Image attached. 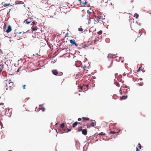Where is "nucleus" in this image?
I'll return each mask as SVG.
<instances>
[{
	"label": "nucleus",
	"instance_id": "f257e3e1",
	"mask_svg": "<svg viewBox=\"0 0 151 151\" xmlns=\"http://www.w3.org/2000/svg\"><path fill=\"white\" fill-rule=\"evenodd\" d=\"M81 132L82 134L85 135H86L87 134V130L86 129H83V127L82 126L79 127L77 131V132Z\"/></svg>",
	"mask_w": 151,
	"mask_h": 151
},
{
	"label": "nucleus",
	"instance_id": "f03ea898",
	"mask_svg": "<svg viewBox=\"0 0 151 151\" xmlns=\"http://www.w3.org/2000/svg\"><path fill=\"white\" fill-rule=\"evenodd\" d=\"M9 81H9L8 83L6 84V90H11L13 88V83L12 82H11V80H10Z\"/></svg>",
	"mask_w": 151,
	"mask_h": 151
},
{
	"label": "nucleus",
	"instance_id": "7ed1b4c3",
	"mask_svg": "<svg viewBox=\"0 0 151 151\" xmlns=\"http://www.w3.org/2000/svg\"><path fill=\"white\" fill-rule=\"evenodd\" d=\"M44 4H43L42 5V7L43 10L46 11L49 9L50 7V6L49 4L47 2L45 1Z\"/></svg>",
	"mask_w": 151,
	"mask_h": 151
},
{
	"label": "nucleus",
	"instance_id": "20e7f679",
	"mask_svg": "<svg viewBox=\"0 0 151 151\" xmlns=\"http://www.w3.org/2000/svg\"><path fill=\"white\" fill-rule=\"evenodd\" d=\"M52 73L55 75L58 76H61L63 75L62 72H58L57 70H52Z\"/></svg>",
	"mask_w": 151,
	"mask_h": 151
},
{
	"label": "nucleus",
	"instance_id": "39448f33",
	"mask_svg": "<svg viewBox=\"0 0 151 151\" xmlns=\"http://www.w3.org/2000/svg\"><path fill=\"white\" fill-rule=\"evenodd\" d=\"M23 34L24 33L22 32H19V33H17L15 35V37L17 39H20L23 37Z\"/></svg>",
	"mask_w": 151,
	"mask_h": 151
},
{
	"label": "nucleus",
	"instance_id": "423d86ee",
	"mask_svg": "<svg viewBox=\"0 0 151 151\" xmlns=\"http://www.w3.org/2000/svg\"><path fill=\"white\" fill-rule=\"evenodd\" d=\"M88 85H83L82 86H81V89L83 91H87L88 89Z\"/></svg>",
	"mask_w": 151,
	"mask_h": 151
},
{
	"label": "nucleus",
	"instance_id": "0eeeda50",
	"mask_svg": "<svg viewBox=\"0 0 151 151\" xmlns=\"http://www.w3.org/2000/svg\"><path fill=\"white\" fill-rule=\"evenodd\" d=\"M70 43L72 44V45H74L76 47L78 46V44L75 42V40H70L69 41Z\"/></svg>",
	"mask_w": 151,
	"mask_h": 151
},
{
	"label": "nucleus",
	"instance_id": "6e6552de",
	"mask_svg": "<svg viewBox=\"0 0 151 151\" xmlns=\"http://www.w3.org/2000/svg\"><path fill=\"white\" fill-rule=\"evenodd\" d=\"M64 127L65 125L64 124L62 123L60 125V130H62V131H60V132L61 133H64Z\"/></svg>",
	"mask_w": 151,
	"mask_h": 151
},
{
	"label": "nucleus",
	"instance_id": "1a4fd4ad",
	"mask_svg": "<svg viewBox=\"0 0 151 151\" xmlns=\"http://www.w3.org/2000/svg\"><path fill=\"white\" fill-rule=\"evenodd\" d=\"M32 21V19L28 18L27 19H26L24 21V22L27 24L30 23Z\"/></svg>",
	"mask_w": 151,
	"mask_h": 151
},
{
	"label": "nucleus",
	"instance_id": "9d476101",
	"mask_svg": "<svg viewBox=\"0 0 151 151\" xmlns=\"http://www.w3.org/2000/svg\"><path fill=\"white\" fill-rule=\"evenodd\" d=\"M80 3L82 4V5L85 6L87 3V2L85 0H79Z\"/></svg>",
	"mask_w": 151,
	"mask_h": 151
},
{
	"label": "nucleus",
	"instance_id": "9b49d317",
	"mask_svg": "<svg viewBox=\"0 0 151 151\" xmlns=\"http://www.w3.org/2000/svg\"><path fill=\"white\" fill-rule=\"evenodd\" d=\"M116 57V56L114 54H109L108 55V57L110 58H115Z\"/></svg>",
	"mask_w": 151,
	"mask_h": 151
},
{
	"label": "nucleus",
	"instance_id": "f8f14e48",
	"mask_svg": "<svg viewBox=\"0 0 151 151\" xmlns=\"http://www.w3.org/2000/svg\"><path fill=\"white\" fill-rule=\"evenodd\" d=\"M12 27L10 25H9L7 29L6 30V32L7 33H9L12 30Z\"/></svg>",
	"mask_w": 151,
	"mask_h": 151
},
{
	"label": "nucleus",
	"instance_id": "ddd939ff",
	"mask_svg": "<svg viewBox=\"0 0 151 151\" xmlns=\"http://www.w3.org/2000/svg\"><path fill=\"white\" fill-rule=\"evenodd\" d=\"M1 106L0 108V110H2V111H4V104L3 103H1L0 104V106Z\"/></svg>",
	"mask_w": 151,
	"mask_h": 151
},
{
	"label": "nucleus",
	"instance_id": "4468645a",
	"mask_svg": "<svg viewBox=\"0 0 151 151\" xmlns=\"http://www.w3.org/2000/svg\"><path fill=\"white\" fill-rule=\"evenodd\" d=\"M82 119H83V122H85L89 120V118L88 117H83L82 118Z\"/></svg>",
	"mask_w": 151,
	"mask_h": 151
},
{
	"label": "nucleus",
	"instance_id": "2eb2a0df",
	"mask_svg": "<svg viewBox=\"0 0 151 151\" xmlns=\"http://www.w3.org/2000/svg\"><path fill=\"white\" fill-rule=\"evenodd\" d=\"M78 124V122H76L73 124L72 127L73 128H75Z\"/></svg>",
	"mask_w": 151,
	"mask_h": 151
},
{
	"label": "nucleus",
	"instance_id": "dca6fc26",
	"mask_svg": "<svg viewBox=\"0 0 151 151\" xmlns=\"http://www.w3.org/2000/svg\"><path fill=\"white\" fill-rule=\"evenodd\" d=\"M32 29L33 31L37 30V27L36 26H32Z\"/></svg>",
	"mask_w": 151,
	"mask_h": 151
},
{
	"label": "nucleus",
	"instance_id": "f3484780",
	"mask_svg": "<svg viewBox=\"0 0 151 151\" xmlns=\"http://www.w3.org/2000/svg\"><path fill=\"white\" fill-rule=\"evenodd\" d=\"M101 17H102L101 16H98L96 19V20L98 22H99L100 20V19L101 18Z\"/></svg>",
	"mask_w": 151,
	"mask_h": 151
},
{
	"label": "nucleus",
	"instance_id": "a211bd4d",
	"mask_svg": "<svg viewBox=\"0 0 151 151\" xmlns=\"http://www.w3.org/2000/svg\"><path fill=\"white\" fill-rule=\"evenodd\" d=\"M96 125V123L94 122H92L90 124V126L92 127H94Z\"/></svg>",
	"mask_w": 151,
	"mask_h": 151
},
{
	"label": "nucleus",
	"instance_id": "6ab92c4d",
	"mask_svg": "<svg viewBox=\"0 0 151 151\" xmlns=\"http://www.w3.org/2000/svg\"><path fill=\"white\" fill-rule=\"evenodd\" d=\"M134 17H135L136 19H137L139 17V15L137 13H135L134 15Z\"/></svg>",
	"mask_w": 151,
	"mask_h": 151
},
{
	"label": "nucleus",
	"instance_id": "aec40b11",
	"mask_svg": "<svg viewBox=\"0 0 151 151\" xmlns=\"http://www.w3.org/2000/svg\"><path fill=\"white\" fill-rule=\"evenodd\" d=\"M115 133H117L116 132H115L111 131L109 133V134H114Z\"/></svg>",
	"mask_w": 151,
	"mask_h": 151
},
{
	"label": "nucleus",
	"instance_id": "412c9836",
	"mask_svg": "<svg viewBox=\"0 0 151 151\" xmlns=\"http://www.w3.org/2000/svg\"><path fill=\"white\" fill-rule=\"evenodd\" d=\"M102 33V30H100L99 32H98L97 34L99 35H101Z\"/></svg>",
	"mask_w": 151,
	"mask_h": 151
},
{
	"label": "nucleus",
	"instance_id": "4be33fe9",
	"mask_svg": "<svg viewBox=\"0 0 151 151\" xmlns=\"http://www.w3.org/2000/svg\"><path fill=\"white\" fill-rule=\"evenodd\" d=\"M115 84L116 85V86H118V87H119L120 85H119V83L118 82H115Z\"/></svg>",
	"mask_w": 151,
	"mask_h": 151
},
{
	"label": "nucleus",
	"instance_id": "5701e85b",
	"mask_svg": "<svg viewBox=\"0 0 151 151\" xmlns=\"http://www.w3.org/2000/svg\"><path fill=\"white\" fill-rule=\"evenodd\" d=\"M112 63H113V62H112V61H111L110 65L109 66H108V68H110L111 67L112 65Z\"/></svg>",
	"mask_w": 151,
	"mask_h": 151
},
{
	"label": "nucleus",
	"instance_id": "b1692460",
	"mask_svg": "<svg viewBox=\"0 0 151 151\" xmlns=\"http://www.w3.org/2000/svg\"><path fill=\"white\" fill-rule=\"evenodd\" d=\"M83 29L82 28L80 27L78 28V30L80 32H82L83 31Z\"/></svg>",
	"mask_w": 151,
	"mask_h": 151
},
{
	"label": "nucleus",
	"instance_id": "393cba45",
	"mask_svg": "<svg viewBox=\"0 0 151 151\" xmlns=\"http://www.w3.org/2000/svg\"><path fill=\"white\" fill-rule=\"evenodd\" d=\"M9 4H10L9 3L8 4H5L4 6H9Z\"/></svg>",
	"mask_w": 151,
	"mask_h": 151
},
{
	"label": "nucleus",
	"instance_id": "a878e982",
	"mask_svg": "<svg viewBox=\"0 0 151 151\" xmlns=\"http://www.w3.org/2000/svg\"><path fill=\"white\" fill-rule=\"evenodd\" d=\"M121 98L122 99H126V97L125 96H123L122 97H121Z\"/></svg>",
	"mask_w": 151,
	"mask_h": 151
},
{
	"label": "nucleus",
	"instance_id": "bb28decb",
	"mask_svg": "<svg viewBox=\"0 0 151 151\" xmlns=\"http://www.w3.org/2000/svg\"><path fill=\"white\" fill-rule=\"evenodd\" d=\"M99 135H105V134H104V133L102 132L100 133L99 134Z\"/></svg>",
	"mask_w": 151,
	"mask_h": 151
},
{
	"label": "nucleus",
	"instance_id": "cd10ccee",
	"mask_svg": "<svg viewBox=\"0 0 151 151\" xmlns=\"http://www.w3.org/2000/svg\"><path fill=\"white\" fill-rule=\"evenodd\" d=\"M41 109L42 111H45V108L44 107L41 108Z\"/></svg>",
	"mask_w": 151,
	"mask_h": 151
},
{
	"label": "nucleus",
	"instance_id": "c85d7f7f",
	"mask_svg": "<svg viewBox=\"0 0 151 151\" xmlns=\"http://www.w3.org/2000/svg\"><path fill=\"white\" fill-rule=\"evenodd\" d=\"M26 86V85H24L22 87H23V89H24L26 88H25V87Z\"/></svg>",
	"mask_w": 151,
	"mask_h": 151
},
{
	"label": "nucleus",
	"instance_id": "c756f323",
	"mask_svg": "<svg viewBox=\"0 0 151 151\" xmlns=\"http://www.w3.org/2000/svg\"><path fill=\"white\" fill-rule=\"evenodd\" d=\"M121 131V129H119L118 130V131L117 132H116V133H119Z\"/></svg>",
	"mask_w": 151,
	"mask_h": 151
},
{
	"label": "nucleus",
	"instance_id": "7c9ffc66",
	"mask_svg": "<svg viewBox=\"0 0 151 151\" xmlns=\"http://www.w3.org/2000/svg\"><path fill=\"white\" fill-rule=\"evenodd\" d=\"M139 149H141V145L139 143Z\"/></svg>",
	"mask_w": 151,
	"mask_h": 151
},
{
	"label": "nucleus",
	"instance_id": "2f4dec72",
	"mask_svg": "<svg viewBox=\"0 0 151 151\" xmlns=\"http://www.w3.org/2000/svg\"><path fill=\"white\" fill-rule=\"evenodd\" d=\"M81 118H78V121H81Z\"/></svg>",
	"mask_w": 151,
	"mask_h": 151
},
{
	"label": "nucleus",
	"instance_id": "473e14b6",
	"mask_svg": "<svg viewBox=\"0 0 151 151\" xmlns=\"http://www.w3.org/2000/svg\"><path fill=\"white\" fill-rule=\"evenodd\" d=\"M87 12L88 14L90 13L91 12H90V11H89V10H88Z\"/></svg>",
	"mask_w": 151,
	"mask_h": 151
},
{
	"label": "nucleus",
	"instance_id": "72a5a7b5",
	"mask_svg": "<svg viewBox=\"0 0 151 151\" xmlns=\"http://www.w3.org/2000/svg\"><path fill=\"white\" fill-rule=\"evenodd\" d=\"M136 148H137L136 151H139V149H138L137 147Z\"/></svg>",
	"mask_w": 151,
	"mask_h": 151
},
{
	"label": "nucleus",
	"instance_id": "f704fd0d",
	"mask_svg": "<svg viewBox=\"0 0 151 151\" xmlns=\"http://www.w3.org/2000/svg\"><path fill=\"white\" fill-rule=\"evenodd\" d=\"M87 45H84V47H87ZM84 48H85V47H84Z\"/></svg>",
	"mask_w": 151,
	"mask_h": 151
},
{
	"label": "nucleus",
	"instance_id": "c9c22d12",
	"mask_svg": "<svg viewBox=\"0 0 151 151\" xmlns=\"http://www.w3.org/2000/svg\"><path fill=\"white\" fill-rule=\"evenodd\" d=\"M68 132H70L71 131V130L69 129H68Z\"/></svg>",
	"mask_w": 151,
	"mask_h": 151
},
{
	"label": "nucleus",
	"instance_id": "e433bc0d",
	"mask_svg": "<svg viewBox=\"0 0 151 151\" xmlns=\"http://www.w3.org/2000/svg\"><path fill=\"white\" fill-rule=\"evenodd\" d=\"M2 68L1 69L0 68V71H1L2 70Z\"/></svg>",
	"mask_w": 151,
	"mask_h": 151
},
{
	"label": "nucleus",
	"instance_id": "4c0bfd02",
	"mask_svg": "<svg viewBox=\"0 0 151 151\" xmlns=\"http://www.w3.org/2000/svg\"><path fill=\"white\" fill-rule=\"evenodd\" d=\"M92 19V20H93L94 21V19Z\"/></svg>",
	"mask_w": 151,
	"mask_h": 151
},
{
	"label": "nucleus",
	"instance_id": "58836bf2",
	"mask_svg": "<svg viewBox=\"0 0 151 151\" xmlns=\"http://www.w3.org/2000/svg\"><path fill=\"white\" fill-rule=\"evenodd\" d=\"M78 124H80V123L79 122H78Z\"/></svg>",
	"mask_w": 151,
	"mask_h": 151
},
{
	"label": "nucleus",
	"instance_id": "ea45409f",
	"mask_svg": "<svg viewBox=\"0 0 151 151\" xmlns=\"http://www.w3.org/2000/svg\"><path fill=\"white\" fill-rule=\"evenodd\" d=\"M6 25V24L4 25V26Z\"/></svg>",
	"mask_w": 151,
	"mask_h": 151
},
{
	"label": "nucleus",
	"instance_id": "a19ab883",
	"mask_svg": "<svg viewBox=\"0 0 151 151\" xmlns=\"http://www.w3.org/2000/svg\"><path fill=\"white\" fill-rule=\"evenodd\" d=\"M6 25V24L4 25V26Z\"/></svg>",
	"mask_w": 151,
	"mask_h": 151
},
{
	"label": "nucleus",
	"instance_id": "79ce46f5",
	"mask_svg": "<svg viewBox=\"0 0 151 151\" xmlns=\"http://www.w3.org/2000/svg\"><path fill=\"white\" fill-rule=\"evenodd\" d=\"M6 25V24L4 25V26Z\"/></svg>",
	"mask_w": 151,
	"mask_h": 151
},
{
	"label": "nucleus",
	"instance_id": "37998d69",
	"mask_svg": "<svg viewBox=\"0 0 151 151\" xmlns=\"http://www.w3.org/2000/svg\"><path fill=\"white\" fill-rule=\"evenodd\" d=\"M1 66V65H0V67Z\"/></svg>",
	"mask_w": 151,
	"mask_h": 151
}]
</instances>
